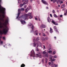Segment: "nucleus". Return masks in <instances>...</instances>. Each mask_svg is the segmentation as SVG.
Wrapping results in <instances>:
<instances>
[{"label": "nucleus", "mask_w": 67, "mask_h": 67, "mask_svg": "<svg viewBox=\"0 0 67 67\" xmlns=\"http://www.w3.org/2000/svg\"><path fill=\"white\" fill-rule=\"evenodd\" d=\"M5 9L2 8V9L0 8V12L1 13L3 14L2 15L3 16V18H4L5 16ZM3 27V26L1 25V24H0V29ZM8 31V28L6 27L4 29L3 28L2 31L0 30V34H5L7 33Z\"/></svg>", "instance_id": "obj_1"}, {"label": "nucleus", "mask_w": 67, "mask_h": 67, "mask_svg": "<svg viewBox=\"0 0 67 67\" xmlns=\"http://www.w3.org/2000/svg\"><path fill=\"white\" fill-rule=\"evenodd\" d=\"M31 13H29L27 14H26L24 15L20 16V18H23L25 20H27L29 19L28 16H31Z\"/></svg>", "instance_id": "obj_2"}, {"label": "nucleus", "mask_w": 67, "mask_h": 67, "mask_svg": "<svg viewBox=\"0 0 67 67\" xmlns=\"http://www.w3.org/2000/svg\"><path fill=\"white\" fill-rule=\"evenodd\" d=\"M24 9L23 8H21V9H19L18 10V16L17 17V18H16V19H18V17L19 16V15H20V13H21V11H24Z\"/></svg>", "instance_id": "obj_3"}, {"label": "nucleus", "mask_w": 67, "mask_h": 67, "mask_svg": "<svg viewBox=\"0 0 67 67\" xmlns=\"http://www.w3.org/2000/svg\"><path fill=\"white\" fill-rule=\"evenodd\" d=\"M33 45L34 47H35L36 45L37 47H38V46H41V43H40V42H38L36 44H35V43H34L33 44Z\"/></svg>", "instance_id": "obj_4"}, {"label": "nucleus", "mask_w": 67, "mask_h": 67, "mask_svg": "<svg viewBox=\"0 0 67 67\" xmlns=\"http://www.w3.org/2000/svg\"><path fill=\"white\" fill-rule=\"evenodd\" d=\"M31 55H30L31 56H33V57H34V55H35V53H34V50H32L31 51Z\"/></svg>", "instance_id": "obj_5"}, {"label": "nucleus", "mask_w": 67, "mask_h": 67, "mask_svg": "<svg viewBox=\"0 0 67 67\" xmlns=\"http://www.w3.org/2000/svg\"><path fill=\"white\" fill-rule=\"evenodd\" d=\"M5 22L3 23V24L4 25V26H5V25H6L8 22V20L7 19H6V20H5Z\"/></svg>", "instance_id": "obj_6"}, {"label": "nucleus", "mask_w": 67, "mask_h": 67, "mask_svg": "<svg viewBox=\"0 0 67 67\" xmlns=\"http://www.w3.org/2000/svg\"><path fill=\"white\" fill-rule=\"evenodd\" d=\"M42 2L43 3H44V4L45 5H47L48 4V3L46 2V1L44 0H42Z\"/></svg>", "instance_id": "obj_7"}, {"label": "nucleus", "mask_w": 67, "mask_h": 67, "mask_svg": "<svg viewBox=\"0 0 67 67\" xmlns=\"http://www.w3.org/2000/svg\"><path fill=\"white\" fill-rule=\"evenodd\" d=\"M46 27V25L42 24L41 26H40V27L41 29H42L43 28H45Z\"/></svg>", "instance_id": "obj_8"}, {"label": "nucleus", "mask_w": 67, "mask_h": 67, "mask_svg": "<svg viewBox=\"0 0 67 67\" xmlns=\"http://www.w3.org/2000/svg\"><path fill=\"white\" fill-rule=\"evenodd\" d=\"M20 22H21L22 24H24L25 23H26V22H25V21H24V20H20Z\"/></svg>", "instance_id": "obj_9"}, {"label": "nucleus", "mask_w": 67, "mask_h": 67, "mask_svg": "<svg viewBox=\"0 0 67 67\" xmlns=\"http://www.w3.org/2000/svg\"><path fill=\"white\" fill-rule=\"evenodd\" d=\"M54 30L56 32H58V30L56 27L54 26Z\"/></svg>", "instance_id": "obj_10"}, {"label": "nucleus", "mask_w": 67, "mask_h": 67, "mask_svg": "<svg viewBox=\"0 0 67 67\" xmlns=\"http://www.w3.org/2000/svg\"><path fill=\"white\" fill-rule=\"evenodd\" d=\"M52 23H53V24H55V25H58V23L56 24V23H55V22L53 20L52 21Z\"/></svg>", "instance_id": "obj_11"}, {"label": "nucleus", "mask_w": 67, "mask_h": 67, "mask_svg": "<svg viewBox=\"0 0 67 67\" xmlns=\"http://www.w3.org/2000/svg\"><path fill=\"white\" fill-rule=\"evenodd\" d=\"M48 21L49 23L51 22V19H50V18L49 17L48 18Z\"/></svg>", "instance_id": "obj_12"}, {"label": "nucleus", "mask_w": 67, "mask_h": 67, "mask_svg": "<svg viewBox=\"0 0 67 67\" xmlns=\"http://www.w3.org/2000/svg\"><path fill=\"white\" fill-rule=\"evenodd\" d=\"M52 58H51L50 59L52 62H55V61L56 60V59H52Z\"/></svg>", "instance_id": "obj_13"}, {"label": "nucleus", "mask_w": 67, "mask_h": 67, "mask_svg": "<svg viewBox=\"0 0 67 67\" xmlns=\"http://www.w3.org/2000/svg\"><path fill=\"white\" fill-rule=\"evenodd\" d=\"M50 32L51 33H53V29H52V28H50Z\"/></svg>", "instance_id": "obj_14"}, {"label": "nucleus", "mask_w": 67, "mask_h": 67, "mask_svg": "<svg viewBox=\"0 0 67 67\" xmlns=\"http://www.w3.org/2000/svg\"><path fill=\"white\" fill-rule=\"evenodd\" d=\"M45 56L46 57H48V54L47 52L46 53V54H45Z\"/></svg>", "instance_id": "obj_15"}, {"label": "nucleus", "mask_w": 67, "mask_h": 67, "mask_svg": "<svg viewBox=\"0 0 67 67\" xmlns=\"http://www.w3.org/2000/svg\"><path fill=\"white\" fill-rule=\"evenodd\" d=\"M47 52L49 54H51L52 53V50H50L49 51H48Z\"/></svg>", "instance_id": "obj_16"}, {"label": "nucleus", "mask_w": 67, "mask_h": 67, "mask_svg": "<svg viewBox=\"0 0 67 67\" xmlns=\"http://www.w3.org/2000/svg\"><path fill=\"white\" fill-rule=\"evenodd\" d=\"M25 66V65L24 64H23L22 65H21V67H24Z\"/></svg>", "instance_id": "obj_17"}, {"label": "nucleus", "mask_w": 67, "mask_h": 67, "mask_svg": "<svg viewBox=\"0 0 67 67\" xmlns=\"http://www.w3.org/2000/svg\"><path fill=\"white\" fill-rule=\"evenodd\" d=\"M42 38L43 39L44 41H45V40H47L48 39V37L45 38V39H44V38Z\"/></svg>", "instance_id": "obj_18"}, {"label": "nucleus", "mask_w": 67, "mask_h": 67, "mask_svg": "<svg viewBox=\"0 0 67 67\" xmlns=\"http://www.w3.org/2000/svg\"><path fill=\"white\" fill-rule=\"evenodd\" d=\"M28 3V1H27H27H25V2H24L23 4H26V3Z\"/></svg>", "instance_id": "obj_19"}, {"label": "nucleus", "mask_w": 67, "mask_h": 67, "mask_svg": "<svg viewBox=\"0 0 67 67\" xmlns=\"http://www.w3.org/2000/svg\"><path fill=\"white\" fill-rule=\"evenodd\" d=\"M54 63H53V62H51V66H52L53 67V66H54Z\"/></svg>", "instance_id": "obj_20"}, {"label": "nucleus", "mask_w": 67, "mask_h": 67, "mask_svg": "<svg viewBox=\"0 0 67 67\" xmlns=\"http://www.w3.org/2000/svg\"><path fill=\"white\" fill-rule=\"evenodd\" d=\"M35 32H37V33H36V35H37L38 34V32H37V30H36L35 31Z\"/></svg>", "instance_id": "obj_21"}, {"label": "nucleus", "mask_w": 67, "mask_h": 67, "mask_svg": "<svg viewBox=\"0 0 67 67\" xmlns=\"http://www.w3.org/2000/svg\"><path fill=\"white\" fill-rule=\"evenodd\" d=\"M39 40H40V38H39V37L37 38L36 39V41H39Z\"/></svg>", "instance_id": "obj_22"}, {"label": "nucleus", "mask_w": 67, "mask_h": 67, "mask_svg": "<svg viewBox=\"0 0 67 67\" xmlns=\"http://www.w3.org/2000/svg\"><path fill=\"white\" fill-rule=\"evenodd\" d=\"M46 53H47V52H46L45 51H44L43 52V54H46Z\"/></svg>", "instance_id": "obj_23"}, {"label": "nucleus", "mask_w": 67, "mask_h": 67, "mask_svg": "<svg viewBox=\"0 0 67 67\" xmlns=\"http://www.w3.org/2000/svg\"><path fill=\"white\" fill-rule=\"evenodd\" d=\"M59 1H60V4H62V3H63V1H60V0H59Z\"/></svg>", "instance_id": "obj_24"}, {"label": "nucleus", "mask_w": 67, "mask_h": 67, "mask_svg": "<svg viewBox=\"0 0 67 67\" xmlns=\"http://www.w3.org/2000/svg\"><path fill=\"white\" fill-rule=\"evenodd\" d=\"M65 7V4H63V5H62V8H64Z\"/></svg>", "instance_id": "obj_25"}, {"label": "nucleus", "mask_w": 67, "mask_h": 67, "mask_svg": "<svg viewBox=\"0 0 67 67\" xmlns=\"http://www.w3.org/2000/svg\"><path fill=\"white\" fill-rule=\"evenodd\" d=\"M0 20H1V21H3V22H4V20L3 19V18H2L1 19L0 18Z\"/></svg>", "instance_id": "obj_26"}, {"label": "nucleus", "mask_w": 67, "mask_h": 67, "mask_svg": "<svg viewBox=\"0 0 67 67\" xmlns=\"http://www.w3.org/2000/svg\"><path fill=\"white\" fill-rule=\"evenodd\" d=\"M53 67H57V65H55V64H54V65H53Z\"/></svg>", "instance_id": "obj_27"}, {"label": "nucleus", "mask_w": 67, "mask_h": 67, "mask_svg": "<svg viewBox=\"0 0 67 67\" xmlns=\"http://www.w3.org/2000/svg\"><path fill=\"white\" fill-rule=\"evenodd\" d=\"M33 18V16L32 15H31L29 17V18L30 19H32Z\"/></svg>", "instance_id": "obj_28"}, {"label": "nucleus", "mask_w": 67, "mask_h": 67, "mask_svg": "<svg viewBox=\"0 0 67 67\" xmlns=\"http://www.w3.org/2000/svg\"><path fill=\"white\" fill-rule=\"evenodd\" d=\"M31 7L29 6L28 7V8H27V9H28L29 10H30V9H31Z\"/></svg>", "instance_id": "obj_29"}, {"label": "nucleus", "mask_w": 67, "mask_h": 67, "mask_svg": "<svg viewBox=\"0 0 67 67\" xmlns=\"http://www.w3.org/2000/svg\"><path fill=\"white\" fill-rule=\"evenodd\" d=\"M36 55L37 57H38L39 56V54H36Z\"/></svg>", "instance_id": "obj_30"}, {"label": "nucleus", "mask_w": 67, "mask_h": 67, "mask_svg": "<svg viewBox=\"0 0 67 67\" xmlns=\"http://www.w3.org/2000/svg\"><path fill=\"white\" fill-rule=\"evenodd\" d=\"M56 2L58 4L59 3V0H56Z\"/></svg>", "instance_id": "obj_31"}, {"label": "nucleus", "mask_w": 67, "mask_h": 67, "mask_svg": "<svg viewBox=\"0 0 67 67\" xmlns=\"http://www.w3.org/2000/svg\"><path fill=\"white\" fill-rule=\"evenodd\" d=\"M54 17H55V18H56V17H57V15H56V14H54Z\"/></svg>", "instance_id": "obj_32"}, {"label": "nucleus", "mask_w": 67, "mask_h": 67, "mask_svg": "<svg viewBox=\"0 0 67 67\" xmlns=\"http://www.w3.org/2000/svg\"><path fill=\"white\" fill-rule=\"evenodd\" d=\"M36 51H39L38 49V48H36Z\"/></svg>", "instance_id": "obj_33"}, {"label": "nucleus", "mask_w": 67, "mask_h": 67, "mask_svg": "<svg viewBox=\"0 0 67 67\" xmlns=\"http://www.w3.org/2000/svg\"><path fill=\"white\" fill-rule=\"evenodd\" d=\"M29 10V9H27H27H26L25 10L26 12H27V11H28Z\"/></svg>", "instance_id": "obj_34"}, {"label": "nucleus", "mask_w": 67, "mask_h": 67, "mask_svg": "<svg viewBox=\"0 0 67 67\" xmlns=\"http://www.w3.org/2000/svg\"><path fill=\"white\" fill-rule=\"evenodd\" d=\"M47 58H46L45 59V60H46V63H47Z\"/></svg>", "instance_id": "obj_35"}, {"label": "nucleus", "mask_w": 67, "mask_h": 67, "mask_svg": "<svg viewBox=\"0 0 67 67\" xmlns=\"http://www.w3.org/2000/svg\"><path fill=\"white\" fill-rule=\"evenodd\" d=\"M32 26V24L30 23L29 25V26Z\"/></svg>", "instance_id": "obj_36"}, {"label": "nucleus", "mask_w": 67, "mask_h": 67, "mask_svg": "<svg viewBox=\"0 0 67 67\" xmlns=\"http://www.w3.org/2000/svg\"><path fill=\"white\" fill-rule=\"evenodd\" d=\"M56 2V0H53V3H55Z\"/></svg>", "instance_id": "obj_37"}, {"label": "nucleus", "mask_w": 67, "mask_h": 67, "mask_svg": "<svg viewBox=\"0 0 67 67\" xmlns=\"http://www.w3.org/2000/svg\"><path fill=\"white\" fill-rule=\"evenodd\" d=\"M52 12L53 13H55V10H53L52 11Z\"/></svg>", "instance_id": "obj_38"}, {"label": "nucleus", "mask_w": 67, "mask_h": 67, "mask_svg": "<svg viewBox=\"0 0 67 67\" xmlns=\"http://www.w3.org/2000/svg\"><path fill=\"white\" fill-rule=\"evenodd\" d=\"M23 5H24L23 4H21L20 5V7H22Z\"/></svg>", "instance_id": "obj_39"}, {"label": "nucleus", "mask_w": 67, "mask_h": 67, "mask_svg": "<svg viewBox=\"0 0 67 67\" xmlns=\"http://www.w3.org/2000/svg\"><path fill=\"white\" fill-rule=\"evenodd\" d=\"M53 54L54 55H55L56 54V52L55 51H53Z\"/></svg>", "instance_id": "obj_40"}, {"label": "nucleus", "mask_w": 67, "mask_h": 67, "mask_svg": "<svg viewBox=\"0 0 67 67\" xmlns=\"http://www.w3.org/2000/svg\"><path fill=\"white\" fill-rule=\"evenodd\" d=\"M53 58H57V56L55 55L54 57Z\"/></svg>", "instance_id": "obj_41"}, {"label": "nucleus", "mask_w": 67, "mask_h": 67, "mask_svg": "<svg viewBox=\"0 0 67 67\" xmlns=\"http://www.w3.org/2000/svg\"><path fill=\"white\" fill-rule=\"evenodd\" d=\"M43 36H46V35L44 33H43Z\"/></svg>", "instance_id": "obj_42"}, {"label": "nucleus", "mask_w": 67, "mask_h": 67, "mask_svg": "<svg viewBox=\"0 0 67 67\" xmlns=\"http://www.w3.org/2000/svg\"><path fill=\"white\" fill-rule=\"evenodd\" d=\"M64 15L65 16H66V15H67V13H66V12L64 13Z\"/></svg>", "instance_id": "obj_43"}, {"label": "nucleus", "mask_w": 67, "mask_h": 67, "mask_svg": "<svg viewBox=\"0 0 67 67\" xmlns=\"http://www.w3.org/2000/svg\"><path fill=\"white\" fill-rule=\"evenodd\" d=\"M48 64L50 66H51V63L50 62H49Z\"/></svg>", "instance_id": "obj_44"}, {"label": "nucleus", "mask_w": 67, "mask_h": 67, "mask_svg": "<svg viewBox=\"0 0 67 67\" xmlns=\"http://www.w3.org/2000/svg\"><path fill=\"white\" fill-rule=\"evenodd\" d=\"M23 1H27H27H28V0H23Z\"/></svg>", "instance_id": "obj_45"}, {"label": "nucleus", "mask_w": 67, "mask_h": 67, "mask_svg": "<svg viewBox=\"0 0 67 67\" xmlns=\"http://www.w3.org/2000/svg\"><path fill=\"white\" fill-rule=\"evenodd\" d=\"M32 30H33V29H34V25H32Z\"/></svg>", "instance_id": "obj_46"}, {"label": "nucleus", "mask_w": 67, "mask_h": 67, "mask_svg": "<svg viewBox=\"0 0 67 67\" xmlns=\"http://www.w3.org/2000/svg\"><path fill=\"white\" fill-rule=\"evenodd\" d=\"M39 55V56H40V58H42V55H41V54Z\"/></svg>", "instance_id": "obj_47"}, {"label": "nucleus", "mask_w": 67, "mask_h": 67, "mask_svg": "<svg viewBox=\"0 0 67 67\" xmlns=\"http://www.w3.org/2000/svg\"><path fill=\"white\" fill-rule=\"evenodd\" d=\"M63 15H61L60 16V18H62V17H63Z\"/></svg>", "instance_id": "obj_48"}, {"label": "nucleus", "mask_w": 67, "mask_h": 67, "mask_svg": "<svg viewBox=\"0 0 67 67\" xmlns=\"http://www.w3.org/2000/svg\"><path fill=\"white\" fill-rule=\"evenodd\" d=\"M48 49V50L49 51V50H52V48H50L49 49Z\"/></svg>", "instance_id": "obj_49"}, {"label": "nucleus", "mask_w": 67, "mask_h": 67, "mask_svg": "<svg viewBox=\"0 0 67 67\" xmlns=\"http://www.w3.org/2000/svg\"><path fill=\"white\" fill-rule=\"evenodd\" d=\"M46 32L47 33V35H49V34L48 33V32L47 31Z\"/></svg>", "instance_id": "obj_50"}, {"label": "nucleus", "mask_w": 67, "mask_h": 67, "mask_svg": "<svg viewBox=\"0 0 67 67\" xmlns=\"http://www.w3.org/2000/svg\"><path fill=\"white\" fill-rule=\"evenodd\" d=\"M24 8H25H25H26V5H25L24 6Z\"/></svg>", "instance_id": "obj_51"}, {"label": "nucleus", "mask_w": 67, "mask_h": 67, "mask_svg": "<svg viewBox=\"0 0 67 67\" xmlns=\"http://www.w3.org/2000/svg\"><path fill=\"white\" fill-rule=\"evenodd\" d=\"M50 15L51 17H52V14H50Z\"/></svg>", "instance_id": "obj_52"}, {"label": "nucleus", "mask_w": 67, "mask_h": 67, "mask_svg": "<svg viewBox=\"0 0 67 67\" xmlns=\"http://www.w3.org/2000/svg\"><path fill=\"white\" fill-rule=\"evenodd\" d=\"M0 43H1V44H2L3 43V41H1Z\"/></svg>", "instance_id": "obj_53"}, {"label": "nucleus", "mask_w": 67, "mask_h": 67, "mask_svg": "<svg viewBox=\"0 0 67 67\" xmlns=\"http://www.w3.org/2000/svg\"><path fill=\"white\" fill-rule=\"evenodd\" d=\"M56 9L57 10H58V7H56Z\"/></svg>", "instance_id": "obj_54"}, {"label": "nucleus", "mask_w": 67, "mask_h": 67, "mask_svg": "<svg viewBox=\"0 0 67 67\" xmlns=\"http://www.w3.org/2000/svg\"><path fill=\"white\" fill-rule=\"evenodd\" d=\"M38 54L39 55H41V53H40V52H38Z\"/></svg>", "instance_id": "obj_55"}, {"label": "nucleus", "mask_w": 67, "mask_h": 67, "mask_svg": "<svg viewBox=\"0 0 67 67\" xmlns=\"http://www.w3.org/2000/svg\"><path fill=\"white\" fill-rule=\"evenodd\" d=\"M43 47L44 49H45V46H43Z\"/></svg>", "instance_id": "obj_56"}, {"label": "nucleus", "mask_w": 67, "mask_h": 67, "mask_svg": "<svg viewBox=\"0 0 67 67\" xmlns=\"http://www.w3.org/2000/svg\"><path fill=\"white\" fill-rule=\"evenodd\" d=\"M3 40H5V37H3Z\"/></svg>", "instance_id": "obj_57"}, {"label": "nucleus", "mask_w": 67, "mask_h": 67, "mask_svg": "<svg viewBox=\"0 0 67 67\" xmlns=\"http://www.w3.org/2000/svg\"><path fill=\"white\" fill-rule=\"evenodd\" d=\"M30 0L31 2H32V1H33V0Z\"/></svg>", "instance_id": "obj_58"}, {"label": "nucleus", "mask_w": 67, "mask_h": 67, "mask_svg": "<svg viewBox=\"0 0 67 67\" xmlns=\"http://www.w3.org/2000/svg\"><path fill=\"white\" fill-rule=\"evenodd\" d=\"M37 18H35V20H37Z\"/></svg>", "instance_id": "obj_59"}, {"label": "nucleus", "mask_w": 67, "mask_h": 67, "mask_svg": "<svg viewBox=\"0 0 67 67\" xmlns=\"http://www.w3.org/2000/svg\"><path fill=\"white\" fill-rule=\"evenodd\" d=\"M54 38H55H55H56V37L55 36L54 37Z\"/></svg>", "instance_id": "obj_60"}, {"label": "nucleus", "mask_w": 67, "mask_h": 67, "mask_svg": "<svg viewBox=\"0 0 67 67\" xmlns=\"http://www.w3.org/2000/svg\"><path fill=\"white\" fill-rule=\"evenodd\" d=\"M38 18L39 19V20L40 21V18L39 17V16L38 17Z\"/></svg>", "instance_id": "obj_61"}, {"label": "nucleus", "mask_w": 67, "mask_h": 67, "mask_svg": "<svg viewBox=\"0 0 67 67\" xmlns=\"http://www.w3.org/2000/svg\"><path fill=\"white\" fill-rule=\"evenodd\" d=\"M1 37H0V41L1 40Z\"/></svg>", "instance_id": "obj_62"}, {"label": "nucleus", "mask_w": 67, "mask_h": 67, "mask_svg": "<svg viewBox=\"0 0 67 67\" xmlns=\"http://www.w3.org/2000/svg\"><path fill=\"white\" fill-rule=\"evenodd\" d=\"M54 0H51V1H53Z\"/></svg>", "instance_id": "obj_63"}, {"label": "nucleus", "mask_w": 67, "mask_h": 67, "mask_svg": "<svg viewBox=\"0 0 67 67\" xmlns=\"http://www.w3.org/2000/svg\"><path fill=\"white\" fill-rule=\"evenodd\" d=\"M41 33H39L40 35H41Z\"/></svg>", "instance_id": "obj_64"}]
</instances>
